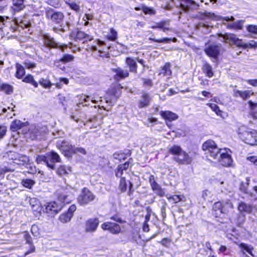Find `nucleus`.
Wrapping results in <instances>:
<instances>
[{
    "label": "nucleus",
    "mask_w": 257,
    "mask_h": 257,
    "mask_svg": "<svg viewBox=\"0 0 257 257\" xmlns=\"http://www.w3.org/2000/svg\"><path fill=\"white\" fill-rule=\"evenodd\" d=\"M171 240L170 239H169L168 238H163L160 243L162 244V245L168 247H169L170 244H171Z\"/></svg>",
    "instance_id": "13d9d810"
},
{
    "label": "nucleus",
    "mask_w": 257,
    "mask_h": 257,
    "mask_svg": "<svg viewBox=\"0 0 257 257\" xmlns=\"http://www.w3.org/2000/svg\"><path fill=\"white\" fill-rule=\"evenodd\" d=\"M131 237L132 240L137 242L138 238L140 237L138 232L137 230L132 231Z\"/></svg>",
    "instance_id": "bf43d9fd"
},
{
    "label": "nucleus",
    "mask_w": 257,
    "mask_h": 257,
    "mask_svg": "<svg viewBox=\"0 0 257 257\" xmlns=\"http://www.w3.org/2000/svg\"><path fill=\"white\" fill-rule=\"evenodd\" d=\"M61 149L64 152L73 153L74 147L67 142H62Z\"/></svg>",
    "instance_id": "c756f323"
},
{
    "label": "nucleus",
    "mask_w": 257,
    "mask_h": 257,
    "mask_svg": "<svg viewBox=\"0 0 257 257\" xmlns=\"http://www.w3.org/2000/svg\"><path fill=\"white\" fill-rule=\"evenodd\" d=\"M241 48H243L244 49H246L247 48H257V42L252 40L249 42L247 44L243 43L242 42L241 43Z\"/></svg>",
    "instance_id": "37998d69"
},
{
    "label": "nucleus",
    "mask_w": 257,
    "mask_h": 257,
    "mask_svg": "<svg viewBox=\"0 0 257 257\" xmlns=\"http://www.w3.org/2000/svg\"><path fill=\"white\" fill-rule=\"evenodd\" d=\"M214 14L210 12H198L196 14L195 17L201 20H212L214 19Z\"/></svg>",
    "instance_id": "6ab92c4d"
},
{
    "label": "nucleus",
    "mask_w": 257,
    "mask_h": 257,
    "mask_svg": "<svg viewBox=\"0 0 257 257\" xmlns=\"http://www.w3.org/2000/svg\"><path fill=\"white\" fill-rule=\"evenodd\" d=\"M233 208V204L229 200L217 202L214 203L213 210L216 217H219L221 214L226 215L229 210Z\"/></svg>",
    "instance_id": "20e7f679"
},
{
    "label": "nucleus",
    "mask_w": 257,
    "mask_h": 257,
    "mask_svg": "<svg viewBox=\"0 0 257 257\" xmlns=\"http://www.w3.org/2000/svg\"><path fill=\"white\" fill-rule=\"evenodd\" d=\"M219 37H221L223 39V41L228 43L230 45L232 44L235 45L238 47H241L242 41L236 37L234 34H219Z\"/></svg>",
    "instance_id": "9d476101"
},
{
    "label": "nucleus",
    "mask_w": 257,
    "mask_h": 257,
    "mask_svg": "<svg viewBox=\"0 0 257 257\" xmlns=\"http://www.w3.org/2000/svg\"><path fill=\"white\" fill-rule=\"evenodd\" d=\"M199 6L192 0H184L182 10L184 12H188L189 10H197Z\"/></svg>",
    "instance_id": "2eb2a0df"
},
{
    "label": "nucleus",
    "mask_w": 257,
    "mask_h": 257,
    "mask_svg": "<svg viewBox=\"0 0 257 257\" xmlns=\"http://www.w3.org/2000/svg\"><path fill=\"white\" fill-rule=\"evenodd\" d=\"M73 153L85 155L86 154V152L83 148L74 147Z\"/></svg>",
    "instance_id": "4d7b16f0"
},
{
    "label": "nucleus",
    "mask_w": 257,
    "mask_h": 257,
    "mask_svg": "<svg viewBox=\"0 0 257 257\" xmlns=\"http://www.w3.org/2000/svg\"><path fill=\"white\" fill-rule=\"evenodd\" d=\"M1 90L4 91L6 94H10L13 91V88L9 84H3L1 85Z\"/></svg>",
    "instance_id": "79ce46f5"
},
{
    "label": "nucleus",
    "mask_w": 257,
    "mask_h": 257,
    "mask_svg": "<svg viewBox=\"0 0 257 257\" xmlns=\"http://www.w3.org/2000/svg\"><path fill=\"white\" fill-rule=\"evenodd\" d=\"M16 69V76L19 79L22 78L25 74L24 68L21 65L17 64Z\"/></svg>",
    "instance_id": "c85d7f7f"
},
{
    "label": "nucleus",
    "mask_w": 257,
    "mask_h": 257,
    "mask_svg": "<svg viewBox=\"0 0 257 257\" xmlns=\"http://www.w3.org/2000/svg\"><path fill=\"white\" fill-rule=\"evenodd\" d=\"M171 40H172V41L174 42H176L177 41V39L175 38H174L173 39L165 38H163V39H158V40H156V42H158V43H168Z\"/></svg>",
    "instance_id": "864d4df0"
},
{
    "label": "nucleus",
    "mask_w": 257,
    "mask_h": 257,
    "mask_svg": "<svg viewBox=\"0 0 257 257\" xmlns=\"http://www.w3.org/2000/svg\"><path fill=\"white\" fill-rule=\"evenodd\" d=\"M248 184V182H246L245 183H241L240 185V190L245 194H249L250 197H253L254 196L253 194L252 193H249L247 191Z\"/></svg>",
    "instance_id": "c03bdc74"
},
{
    "label": "nucleus",
    "mask_w": 257,
    "mask_h": 257,
    "mask_svg": "<svg viewBox=\"0 0 257 257\" xmlns=\"http://www.w3.org/2000/svg\"><path fill=\"white\" fill-rule=\"evenodd\" d=\"M169 153L174 156V158L178 157L181 155L183 150L177 145H173L169 148Z\"/></svg>",
    "instance_id": "5701e85b"
},
{
    "label": "nucleus",
    "mask_w": 257,
    "mask_h": 257,
    "mask_svg": "<svg viewBox=\"0 0 257 257\" xmlns=\"http://www.w3.org/2000/svg\"><path fill=\"white\" fill-rule=\"evenodd\" d=\"M149 182L150 183L151 187L154 191L158 190L161 187L156 182L155 180L154 176L151 175L149 178Z\"/></svg>",
    "instance_id": "e433bc0d"
},
{
    "label": "nucleus",
    "mask_w": 257,
    "mask_h": 257,
    "mask_svg": "<svg viewBox=\"0 0 257 257\" xmlns=\"http://www.w3.org/2000/svg\"><path fill=\"white\" fill-rule=\"evenodd\" d=\"M249 104V108L251 110L253 111L257 107V101L253 102L251 100H249L248 102Z\"/></svg>",
    "instance_id": "0e129e2a"
},
{
    "label": "nucleus",
    "mask_w": 257,
    "mask_h": 257,
    "mask_svg": "<svg viewBox=\"0 0 257 257\" xmlns=\"http://www.w3.org/2000/svg\"><path fill=\"white\" fill-rule=\"evenodd\" d=\"M76 37L78 39L84 40L85 41H90L93 39L92 36L81 31H78L76 34Z\"/></svg>",
    "instance_id": "bb28decb"
},
{
    "label": "nucleus",
    "mask_w": 257,
    "mask_h": 257,
    "mask_svg": "<svg viewBox=\"0 0 257 257\" xmlns=\"http://www.w3.org/2000/svg\"><path fill=\"white\" fill-rule=\"evenodd\" d=\"M76 209V206L74 204H73L69 207L67 212L68 213L69 215H71V216H73V214Z\"/></svg>",
    "instance_id": "69168bd1"
},
{
    "label": "nucleus",
    "mask_w": 257,
    "mask_h": 257,
    "mask_svg": "<svg viewBox=\"0 0 257 257\" xmlns=\"http://www.w3.org/2000/svg\"><path fill=\"white\" fill-rule=\"evenodd\" d=\"M167 198L169 201L172 202L173 203L179 202L181 200L180 197L177 195L168 196Z\"/></svg>",
    "instance_id": "09e8293b"
},
{
    "label": "nucleus",
    "mask_w": 257,
    "mask_h": 257,
    "mask_svg": "<svg viewBox=\"0 0 257 257\" xmlns=\"http://www.w3.org/2000/svg\"><path fill=\"white\" fill-rule=\"evenodd\" d=\"M238 246L241 249V251L243 255L246 256L245 254V252H246L250 255L254 256L252 253L253 247L251 245H247V244L244 243H241L238 244Z\"/></svg>",
    "instance_id": "412c9836"
},
{
    "label": "nucleus",
    "mask_w": 257,
    "mask_h": 257,
    "mask_svg": "<svg viewBox=\"0 0 257 257\" xmlns=\"http://www.w3.org/2000/svg\"><path fill=\"white\" fill-rule=\"evenodd\" d=\"M22 184L25 187L31 189L35 184V182L33 180L26 179L22 180Z\"/></svg>",
    "instance_id": "ea45409f"
},
{
    "label": "nucleus",
    "mask_w": 257,
    "mask_h": 257,
    "mask_svg": "<svg viewBox=\"0 0 257 257\" xmlns=\"http://www.w3.org/2000/svg\"><path fill=\"white\" fill-rule=\"evenodd\" d=\"M45 15L48 20L57 24H60L64 18V15L62 12L50 8L46 9Z\"/></svg>",
    "instance_id": "39448f33"
},
{
    "label": "nucleus",
    "mask_w": 257,
    "mask_h": 257,
    "mask_svg": "<svg viewBox=\"0 0 257 257\" xmlns=\"http://www.w3.org/2000/svg\"><path fill=\"white\" fill-rule=\"evenodd\" d=\"M142 80H143L144 85L146 86L151 87L153 86V83L151 79L143 78Z\"/></svg>",
    "instance_id": "e2e57ef3"
},
{
    "label": "nucleus",
    "mask_w": 257,
    "mask_h": 257,
    "mask_svg": "<svg viewBox=\"0 0 257 257\" xmlns=\"http://www.w3.org/2000/svg\"><path fill=\"white\" fill-rule=\"evenodd\" d=\"M197 28L198 29H200L201 28L206 29V30H205L204 31L205 33H207L210 31L209 26L208 24H206L204 23H199L197 26Z\"/></svg>",
    "instance_id": "6e6d98bb"
},
{
    "label": "nucleus",
    "mask_w": 257,
    "mask_h": 257,
    "mask_svg": "<svg viewBox=\"0 0 257 257\" xmlns=\"http://www.w3.org/2000/svg\"><path fill=\"white\" fill-rule=\"evenodd\" d=\"M72 216L68 213L66 212L62 214L59 217L60 221L62 223H66L70 221Z\"/></svg>",
    "instance_id": "58836bf2"
},
{
    "label": "nucleus",
    "mask_w": 257,
    "mask_h": 257,
    "mask_svg": "<svg viewBox=\"0 0 257 257\" xmlns=\"http://www.w3.org/2000/svg\"><path fill=\"white\" fill-rule=\"evenodd\" d=\"M74 57L72 55L69 54H65L60 59V61L64 63H67L72 61Z\"/></svg>",
    "instance_id": "de8ad7c7"
},
{
    "label": "nucleus",
    "mask_w": 257,
    "mask_h": 257,
    "mask_svg": "<svg viewBox=\"0 0 257 257\" xmlns=\"http://www.w3.org/2000/svg\"><path fill=\"white\" fill-rule=\"evenodd\" d=\"M151 100L150 94L146 92H142L141 99L138 102V107L140 108L148 107Z\"/></svg>",
    "instance_id": "4468645a"
},
{
    "label": "nucleus",
    "mask_w": 257,
    "mask_h": 257,
    "mask_svg": "<svg viewBox=\"0 0 257 257\" xmlns=\"http://www.w3.org/2000/svg\"><path fill=\"white\" fill-rule=\"evenodd\" d=\"M25 0H13V9L15 11L19 12L23 10L25 6L24 2Z\"/></svg>",
    "instance_id": "393cba45"
},
{
    "label": "nucleus",
    "mask_w": 257,
    "mask_h": 257,
    "mask_svg": "<svg viewBox=\"0 0 257 257\" xmlns=\"http://www.w3.org/2000/svg\"><path fill=\"white\" fill-rule=\"evenodd\" d=\"M93 19V15L92 14H85L83 18V21H85L84 26H88L89 24L88 20H92Z\"/></svg>",
    "instance_id": "3c124183"
},
{
    "label": "nucleus",
    "mask_w": 257,
    "mask_h": 257,
    "mask_svg": "<svg viewBox=\"0 0 257 257\" xmlns=\"http://www.w3.org/2000/svg\"><path fill=\"white\" fill-rule=\"evenodd\" d=\"M176 8H179L182 9L184 0H170Z\"/></svg>",
    "instance_id": "5fc2aeb1"
},
{
    "label": "nucleus",
    "mask_w": 257,
    "mask_h": 257,
    "mask_svg": "<svg viewBox=\"0 0 257 257\" xmlns=\"http://www.w3.org/2000/svg\"><path fill=\"white\" fill-rule=\"evenodd\" d=\"M120 178L119 189L121 192H125L127 188V184L125 180V176L119 177Z\"/></svg>",
    "instance_id": "2f4dec72"
},
{
    "label": "nucleus",
    "mask_w": 257,
    "mask_h": 257,
    "mask_svg": "<svg viewBox=\"0 0 257 257\" xmlns=\"http://www.w3.org/2000/svg\"><path fill=\"white\" fill-rule=\"evenodd\" d=\"M237 133L240 139L250 145H257V132L245 126L238 128Z\"/></svg>",
    "instance_id": "f03ea898"
},
{
    "label": "nucleus",
    "mask_w": 257,
    "mask_h": 257,
    "mask_svg": "<svg viewBox=\"0 0 257 257\" xmlns=\"http://www.w3.org/2000/svg\"><path fill=\"white\" fill-rule=\"evenodd\" d=\"M44 44L49 47L53 48H59L62 51H64V49L67 47L66 45H62L59 43H57L54 38L48 35H45L44 37Z\"/></svg>",
    "instance_id": "9b49d317"
},
{
    "label": "nucleus",
    "mask_w": 257,
    "mask_h": 257,
    "mask_svg": "<svg viewBox=\"0 0 257 257\" xmlns=\"http://www.w3.org/2000/svg\"><path fill=\"white\" fill-rule=\"evenodd\" d=\"M99 224L97 218L90 219L86 222L85 230L86 232H93L96 230Z\"/></svg>",
    "instance_id": "ddd939ff"
},
{
    "label": "nucleus",
    "mask_w": 257,
    "mask_h": 257,
    "mask_svg": "<svg viewBox=\"0 0 257 257\" xmlns=\"http://www.w3.org/2000/svg\"><path fill=\"white\" fill-rule=\"evenodd\" d=\"M175 161L181 165H189L192 162V158L183 150L178 157L173 158Z\"/></svg>",
    "instance_id": "f8f14e48"
},
{
    "label": "nucleus",
    "mask_w": 257,
    "mask_h": 257,
    "mask_svg": "<svg viewBox=\"0 0 257 257\" xmlns=\"http://www.w3.org/2000/svg\"><path fill=\"white\" fill-rule=\"evenodd\" d=\"M129 167V163L125 162L123 164L119 165L118 166L117 170L115 173V175L116 177H121L123 176L124 173H126V171Z\"/></svg>",
    "instance_id": "aec40b11"
},
{
    "label": "nucleus",
    "mask_w": 257,
    "mask_h": 257,
    "mask_svg": "<svg viewBox=\"0 0 257 257\" xmlns=\"http://www.w3.org/2000/svg\"><path fill=\"white\" fill-rule=\"evenodd\" d=\"M21 160L15 159V163L18 165H24L29 161V158L27 156H23L21 157Z\"/></svg>",
    "instance_id": "8fccbe9b"
},
{
    "label": "nucleus",
    "mask_w": 257,
    "mask_h": 257,
    "mask_svg": "<svg viewBox=\"0 0 257 257\" xmlns=\"http://www.w3.org/2000/svg\"><path fill=\"white\" fill-rule=\"evenodd\" d=\"M121 231V228L120 226L115 223H113L112 224L109 232L113 234H117L120 233Z\"/></svg>",
    "instance_id": "4c0bfd02"
},
{
    "label": "nucleus",
    "mask_w": 257,
    "mask_h": 257,
    "mask_svg": "<svg viewBox=\"0 0 257 257\" xmlns=\"http://www.w3.org/2000/svg\"><path fill=\"white\" fill-rule=\"evenodd\" d=\"M161 115L164 118L169 121L176 120L178 117L176 113L170 111H161Z\"/></svg>",
    "instance_id": "4be33fe9"
},
{
    "label": "nucleus",
    "mask_w": 257,
    "mask_h": 257,
    "mask_svg": "<svg viewBox=\"0 0 257 257\" xmlns=\"http://www.w3.org/2000/svg\"><path fill=\"white\" fill-rule=\"evenodd\" d=\"M125 63L128 67L130 71L132 73H137V64L136 61L132 57H127L125 59Z\"/></svg>",
    "instance_id": "f3484780"
},
{
    "label": "nucleus",
    "mask_w": 257,
    "mask_h": 257,
    "mask_svg": "<svg viewBox=\"0 0 257 257\" xmlns=\"http://www.w3.org/2000/svg\"><path fill=\"white\" fill-rule=\"evenodd\" d=\"M36 162L38 164H45L49 168L54 170L55 165L54 163L60 162L61 159L57 153L51 152L45 155H38L36 158Z\"/></svg>",
    "instance_id": "7ed1b4c3"
},
{
    "label": "nucleus",
    "mask_w": 257,
    "mask_h": 257,
    "mask_svg": "<svg viewBox=\"0 0 257 257\" xmlns=\"http://www.w3.org/2000/svg\"><path fill=\"white\" fill-rule=\"evenodd\" d=\"M143 11L145 14H155L154 11L153 9H150L148 7H144L143 9Z\"/></svg>",
    "instance_id": "338daca9"
},
{
    "label": "nucleus",
    "mask_w": 257,
    "mask_h": 257,
    "mask_svg": "<svg viewBox=\"0 0 257 257\" xmlns=\"http://www.w3.org/2000/svg\"><path fill=\"white\" fill-rule=\"evenodd\" d=\"M23 81L31 84L35 88L37 87L38 86V83L34 79L33 76L31 75H28L26 76L23 80Z\"/></svg>",
    "instance_id": "7c9ffc66"
},
{
    "label": "nucleus",
    "mask_w": 257,
    "mask_h": 257,
    "mask_svg": "<svg viewBox=\"0 0 257 257\" xmlns=\"http://www.w3.org/2000/svg\"><path fill=\"white\" fill-rule=\"evenodd\" d=\"M247 31L252 34H257V26L250 25L247 27Z\"/></svg>",
    "instance_id": "603ef678"
},
{
    "label": "nucleus",
    "mask_w": 257,
    "mask_h": 257,
    "mask_svg": "<svg viewBox=\"0 0 257 257\" xmlns=\"http://www.w3.org/2000/svg\"><path fill=\"white\" fill-rule=\"evenodd\" d=\"M117 32L113 28H111L110 29V32L107 35L108 39L109 40L114 41L117 39Z\"/></svg>",
    "instance_id": "a19ab883"
},
{
    "label": "nucleus",
    "mask_w": 257,
    "mask_h": 257,
    "mask_svg": "<svg viewBox=\"0 0 257 257\" xmlns=\"http://www.w3.org/2000/svg\"><path fill=\"white\" fill-rule=\"evenodd\" d=\"M237 209L241 213L239 215V219H238L236 223L240 225L244 221L245 217L242 213H250L253 210V206L251 204H247L243 201L238 202Z\"/></svg>",
    "instance_id": "6e6552de"
},
{
    "label": "nucleus",
    "mask_w": 257,
    "mask_h": 257,
    "mask_svg": "<svg viewBox=\"0 0 257 257\" xmlns=\"http://www.w3.org/2000/svg\"><path fill=\"white\" fill-rule=\"evenodd\" d=\"M253 94V92H252L249 90L242 91L241 95L240 97L242 99L245 100V99L248 98L249 97H250V96L251 95H252Z\"/></svg>",
    "instance_id": "a18cd8bd"
},
{
    "label": "nucleus",
    "mask_w": 257,
    "mask_h": 257,
    "mask_svg": "<svg viewBox=\"0 0 257 257\" xmlns=\"http://www.w3.org/2000/svg\"><path fill=\"white\" fill-rule=\"evenodd\" d=\"M112 224V222H105L101 225V228L103 230H107L109 231Z\"/></svg>",
    "instance_id": "052dcab7"
},
{
    "label": "nucleus",
    "mask_w": 257,
    "mask_h": 257,
    "mask_svg": "<svg viewBox=\"0 0 257 257\" xmlns=\"http://www.w3.org/2000/svg\"><path fill=\"white\" fill-rule=\"evenodd\" d=\"M112 70L116 73L114 76V78L116 80L123 79L129 76V72L126 69L124 70L118 67L117 68L112 69Z\"/></svg>",
    "instance_id": "dca6fc26"
},
{
    "label": "nucleus",
    "mask_w": 257,
    "mask_h": 257,
    "mask_svg": "<svg viewBox=\"0 0 257 257\" xmlns=\"http://www.w3.org/2000/svg\"><path fill=\"white\" fill-rule=\"evenodd\" d=\"M243 24V21H240L234 23V29H241Z\"/></svg>",
    "instance_id": "680f3d73"
},
{
    "label": "nucleus",
    "mask_w": 257,
    "mask_h": 257,
    "mask_svg": "<svg viewBox=\"0 0 257 257\" xmlns=\"http://www.w3.org/2000/svg\"><path fill=\"white\" fill-rule=\"evenodd\" d=\"M221 49V44L206 43L204 51L208 56L216 59Z\"/></svg>",
    "instance_id": "1a4fd4ad"
},
{
    "label": "nucleus",
    "mask_w": 257,
    "mask_h": 257,
    "mask_svg": "<svg viewBox=\"0 0 257 257\" xmlns=\"http://www.w3.org/2000/svg\"><path fill=\"white\" fill-rule=\"evenodd\" d=\"M171 64L169 62L166 63L164 66L161 67L159 75H162L163 76L170 78L172 76V71L171 70Z\"/></svg>",
    "instance_id": "a211bd4d"
},
{
    "label": "nucleus",
    "mask_w": 257,
    "mask_h": 257,
    "mask_svg": "<svg viewBox=\"0 0 257 257\" xmlns=\"http://www.w3.org/2000/svg\"><path fill=\"white\" fill-rule=\"evenodd\" d=\"M30 133L34 135V138L33 139H38V138L40 137L42 134V132L40 130V128L36 126H32L30 129Z\"/></svg>",
    "instance_id": "f704fd0d"
},
{
    "label": "nucleus",
    "mask_w": 257,
    "mask_h": 257,
    "mask_svg": "<svg viewBox=\"0 0 257 257\" xmlns=\"http://www.w3.org/2000/svg\"><path fill=\"white\" fill-rule=\"evenodd\" d=\"M207 105H208L217 115L223 117V116L222 115L223 112L219 109L218 106L214 103H207Z\"/></svg>",
    "instance_id": "72a5a7b5"
},
{
    "label": "nucleus",
    "mask_w": 257,
    "mask_h": 257,
    "mask_svg": "<svg viewBox=\"0 0 257 257\" xmlns=\"http://www.w3.org/2000/svg\"><path fill=\"white\" fill-rule=\"evenodd\" d=\"M203 70L208 77H212L213 76L212 67L209 64L205 63L203 65Z\"/></svg>",
    "instance_id": "473e14b6"
},
{
    "label": "nucleus",
    "mask_w": 257,
    "mask_h": 257,
    "mask_svg": "<svg viewBox=\"0 0 257 257\" xmlns=\"http://www.w3.org/2000/svg\"><path fill=\"white\" fill-rule=\"evenodd\" d=\"M24 125V123L19 120H14L11 124V129L12 131L15 132L21 128Z\"/></svg>",
    "instance_id": "cd10ccee"
},
{
    "label": "nucleus",
    "mask_w": 257,
    "mask_h": 257,
    "mask_svg": "<svg viewBox=\"0 0 257 257\" xmlns=\"http://www.w3.org/2000/svg\"><path fill=\"white\" fill-rule=\"evenodd\" d=\"M202 149L206 154L219 162L222 166L229 167L231 165V152L229 149H219L213 141L209 140L203 144Z\"/></svg>",
    "instance_id": "f257e3e1"
},
{
    "label": "nucleus",
    "mask_w": 257,
    "mask_h": 257,
    "mask_svg": "<svg viewBox=\"0 0 257 257\" xmlns=\"http://www.w3.org/2000/svg\"><path fill=\"white\" fill-rule=\"evenodd\" d=\"M95 198V196L89 189L84 188L77 197V201L81 205H86L93 201Z\"/></svg>",
    "instance_id": "423d86ee"
},
{
    "label": "nucleus",
    "mask_w": 257,
    "mask_h": 257,
    "mask_svg": "<svg viewBox=\"0 0 257 257\" xmlns=\"http://www.w3.org/2000/svg\"><path fill=\"white\" fill-rule=\"evenodd\" d=\"M71 172V168L65 166H60L57 170V174L59 176L67 175Z\"/></svg>",
    "instance_id": "a878e982"
},
{
    "label": "nucleus",
    "mask_w": 257,
    "mask_h": 257,
    "mask_svg": "<svg viewBox=\"0 0 257 257\" xmlns=\"http://www.w3.org/2000/svg\"><path fill=\"white\" fill-rule=\"evenodd\" d=\"M23 234H24V238L26 240V243L29 244H33L32 238L31 235H30V234L29 233V232L27 231H25L23 232Z\"/></svg>",
    "instance_id": "49530a36"
},
{
    "label": "nucleus",
    "mask_w": 257,
    "mask_h": 257,
    "mask_svg": "<svg viewBox=\"0 0 257 257\" xmlns=\"http://www.w3.org/2000/svg\"><path fill=\"white\" fill-rule=\"evenodd\" d=\"M63 206L62 203L55 201L48 202L44 205L43 211L52 216L57 214L62 209Z\"/></svg>",
    "instance_id": "0eeeda50"
},
{
    "label": "nucleus",
    "mask_w": 257,
    "mask_h": 257,
    "mask_svg": "<svg viewBox=\"0 0 257 257\" xmlns=\"http://www.w3.org/2000/svg\"><path fill=\"white\" fill-rule=\"evenodd\" d=\"M64 2L71 10L76 12H79L80 11L79 2H76L72 0H64Z\"/></svg>",
    "instance_id": "b1692460"
},
{
    "label": "nucleus",
    "mask_w": 257,
    "mask_h": 257,
    "mask_svg": "<svg viewBox=\"0 0 257 257\" xmlns=\"http://www.w3.org/2000/svg\"><path fill=\"white\" fill-rule=\"evenodd\" d=\"M247 160L252 163L254 165L257 166V157L250 156L247 158Z\"/></svg>",
    "instance_id": "774afa93"
},
{
    "label": "nucleus",
    "mask_w": 257,
    "mask_h": 257,
    "mask_svg": "<svg viewBox=\"0 0 257 257\" xmlns=\"http://www.w3.org/2000/svg\"><path fill=\"white\" fill-rule=\"evenodd\" d=\"M39 84L45 88H50L52 86L51 81L47 78H42L39 80Z\"/></svg>",
    "instance_id": "c9c22d12"
}]
</instances>
